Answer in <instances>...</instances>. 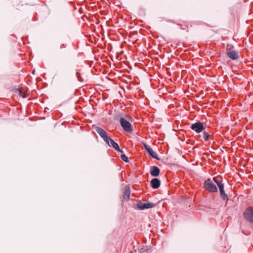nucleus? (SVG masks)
I'll list each match as a JSON object with an SVG mask.
<instances>
[{
	"label": "nucleus",
	"instance_id": "nucleus-1",
	"mask_svg": "<svg viewBox=\"0 0 253 253\" xmlns=\"http://www.w3.org/2000/svg\"><path fill=\"white\" fill-rule=\"evenodd\" d=\"M204 185L206 190L211 193H216L218 191L217 187L210 178L205 180Z\"/></svg>",
	"mask_w": 253,
	"mask_h": 253
},
{
	"label": "nucleus",
	"instance_id": "nucleus-2",
	"mask_svg": "<svg viewBox=\"0 0 253 253\" xmlns=\"http://www.w3.org/2000/svg\"><path fill=\"white\" fill-rule=\"evenodd\" d=\"M243 215L247 221L253 224V207H250L246 209Z\"/></svg>",
	"mask_w": 253,
	"mask_h": 253
},
{
	"label": "nucleus",
	"instance_id": "nucleus-3",
	"mask_svg": "<svg viewBox=\"0 0 253 253\" xmlns=\"http://www.w3.org/2000/svg\"><path fill=\"white\" fill-rule=\"evenodd\" d=\"M120 123L123 129L127 132L131 133L132 132V126L131 124L125 118H121Z\"/></svg>",
	"mask_w": 253,
	"mask_h": 253
},
{
	"label": "nucleus",
	"instance_id": "nucleus-4",
	"mask_svg": "<svg viewBox=\"0 0 253 253\" xmlns=\"http://www.w3.org/2000/svg\"><path fill=\"white\" fill-rule=\"evenodd\" d=\"M230 45H228L227 47V55L229 58L232 60H237L239 58V53L237 51L233 50V51H229L231 47H229Z\"/></svg>",
	"mask_w": 253,
	"mask_h": 253
},
{
	"label": "nucleus",
	"instance_id": "nucleus-5",
	"mask_svg": "<svg viewBox=\"0 0 253 253\" xmlns=\"http://www.w3.org/2000/svg\"><path fill=\"white\" fill-rule=\"evenodd\" d=\"M190 128L194 131H196L197 133H200L202 132L204 129V126L202 123L197 122L194 124H193Z\"/></svg>",
	"mask_w": 253,
	"mask_h": 253
},
{
	"label": "nucleus",
	"instance_id": "nucleus-6",
	"mask_svg": "<svg viewBox=\"0 0 253 253\" xmlns=\"http://www.w3.org/2000/svg\"><path fill=\"white\" fill-rule=\"evenodd\" d=\"M155 205L154 204L152 203H143L142 202H139L137 204V207L139 210H144L145 209L153 208Z\"/></svg>",
	"mask_w": 253,
	"mask_h": 253
},
{
	"label": "nucleus",
	"instance_id": "nucleus-7",
	"mask_svg": "<svg viewBox=\"0 0 253 253\" xmlns=\"http://www.w3.org/2000/svg\"><path fill=\"white\" fill-rule=\"evenodd\" d=\"M218 188L220 192V196L221 199H222V200L227 202L229 200V198L227 194L225 193L224 184H223L222 185H220V186L218 187Z\"/></svg>",
	"mask_w": 253,
	"mask_h": 253
},
{
	"label": "nucleus",
	"instance_id": "nucleus-8",
	"mask_svg": "<svg viewBox=\"0 0 253 253\" xmlns=\"http://www.w3.org/2000/svg\"><path fill=\"white\" fill-rule=\"evenodd\" d=\"M143 146L147 153L153 158L159 160L157 155L154 152L149 146L147 145L146 143H143Z\"/></svg>",
	"mask_w": 253,
	"mask_h": 253
},
{
	"label": "nucleus",
	"instance_id": "nucleus-9",
	"mask_svg": "<svg viewBox=\"0 0 253 253\" xmlns=\"http://www.w3.org/2000/svg\"><path fill=\"white\" fill-rule=\"evenodd\" d=\"M160 180L157 178H153L150 181L151 186L153 189L158 188L160 186Z\"/></svg>",
	"mask_w": 253,
	"mask_h": 253
},
{
	"label": "nucleus",
	"instance_id": "nucleus-10",
	"mask_svg": "<svg viewBox=\"0 0 253 253\" xmlns=\"http://www.w3.org/2000/svg\"><path fill=\"white\" fill-rule=\"evenodd\" d=\"M160 170L159 168L157 166H153L150 169V174L154 177H157L159 175Z\"/></svg>",
	"mask_w": 253,
	"mask_h": 253
},
{
	"label": "nucleus",
	"instance_id": "nucleus-11",
	"mask_svg": "<svg viewBox=\"0 0 253 253\" xmlns=\"http://www.w3.org/2000/svg\"><path fill=\"white\" fill-rule=\"evenodd\" d=\"M94 129L102 138L108 135L107 132L100 127L95 126Z\"/></svg>",
	"mask_w": 253,
	"mask_h": 253
},
{
	"label": "nucleus",
	"instance_id": "nucleus-12",
	"mask_svg": "<svg viewBox=\"0 0 253 253\" xmlns=\"http://www.w3.org/2000/svg\"><path fill=\"white\" fill-rule=\"evenodd\" d=\"M110 143L111 144V147H112L116 150L118 151L119 152L123 153V151L120 148L118 143L115 142L113 139L111 140Z\"/></svg>",
	"mask_w": 253,
	"mask_h": 253
},
{
	"label": "nucleus",
	"instance_id": "nucleus-13",
	"mask_svg": "<svg viewBox=\"0 0 253 253\" xmlns=\"http://www.w3.org/2000/svg\"><path fill=\"white\" fill-rule=\"evenodd\" d=\"M213 180L216 184L218 187H219L220 185H222L224 184L222 182V178L221 177H214L213 178Z\"/></svg>",
	"mask_w": 253,
	"mask_h": 253
},
{
	"label": "nucleus",
	"instance_id": "nucleus-14",
	"mask_svg": "<svg viewBox=\"0 0 253 253\" xmlns=\"http://www.w3.org/2000/svg\"><path fill=\"white\" fill-rule=\"evenodd\" d=\"M129 197H130L129 189L128 187V188L126 187L125 192H124V199L126 201H128L129 199Z\"/></svg>",
	"mask_w": 253,
	"mask_h": 253
},
{
	"label": "nucleus",
	"instance_id": "nucleus-15",
	"mask_svg": "<svg viewBox=\"0 0 253 253\" xmlns=\"http://www.w3.org/2000/svg\"><path fill=\"white\" fill-rule=\"evenodd\" d=\"M203 137L204 140L206 141H209L211 139L213 140V139L211 138V135L206 131H204L203 132Z\"/></svg>",
	"mask_w": 253,
	"mask_h": 253
},
{
	"label": "nucleus",
	"instance_id": "nucleus-16",
	"mask_svg": "<svg viewBox=\"0 0 253 253\" xmlns=\"http://www.w3.org/2000/svg\"><path fill=\"white\" fill-rule=\"evenodd\" d=\"M103 139V140L110 146L111 147V144H110V142L111 141V140H112V138H111L109 136H108V135H107L106 136H105V137H104L103 138H102Z\"/></svg>",
	"mask_w": 253,
	"mask_h": 253
},
{
	"label": "nucleus",
	"instance_id": "nucleus-17",
	"mask_svg": "<svg viewBox=\"0 0 253 253\" xmlns=\"http://www.w3.org/2000/svg\"><path fill=\"white\" fill-rule=\"evenodd\" d=\"M121 158L125 162L128 163L129 162L128 157L125 154H122L121 155Z\"/></svg>",
	"mask_w": 253,
	"mask_h": 253
},
{
	"label": "nucleus",
	"instance_id": "nucleus-18",
	"mask_svg": "<svg viewBox=\"0 0 253 253\" xmlns=\"http://www.w3.org/2000/svg\"><path fill=\"white\" fill-rule=\"evenodd\" d=\"M76 76H77V78H78V80L79 82H83V79L81 77V75L79 72H76Z\"/></svg>",
	"mask_w": 253,
	"mask_h": 253
},
{
	"label": "nucleus",
	"instance_id": "nucleus-19",
	"mask_svg": "<svg viewBox=\"0 0 253 253\" xmlns=\"http://www.w3.org/2000/svg\"><path fill=\"white\" fill-rule=\"evenodd\" d=\"M58 78V75L55 74L53 77V79H56Z\"/></svg>",
	"mask_w": 253,
	"mask_h": 253
},
{
	"label": "nucleus",
	"instance_id": "nucleus-20",
	"mask_svg": "<svg viewBox=\"0 0 253 253\" xmlns=\"http://www.w3.org/2000/svg\"><path fill=\"white\" fill-rule=\"evenodd\" d=\"M64 47V44H62V45L61 46V48H62V47Z\"/></svg>",
	"mask_w": 253,
	"mask_h": 253
},
{
	"label": "nucleus",
	"instance_id": "nucleus-21",
	"mask_svg": "<svg viewBox=\"0 0 253 253\" xmlns=\"http://www.w3.org/2000/svg\"><path fill=\"white\" fill-rule=\"evenodd\" d=\"M22 93V92L21 91H19V94H20V95H21V93Z\"/></svg>",
	"mask_w": 253,
	"mask_h": 253
}]
</instances>
